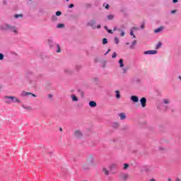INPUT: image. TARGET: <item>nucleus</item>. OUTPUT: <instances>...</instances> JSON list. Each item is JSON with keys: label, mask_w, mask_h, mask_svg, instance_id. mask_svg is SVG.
Segmentation results:
<instances>
[{"label": "nucleus", "mask_w": 181, "mask_h": 181, "mask_svg": "<svg viewBox=\"0 0 181 181\" xmlns=\"http://www.w3.org/2000/svg\"><path fill=\"white\" fill-rule=\"evenodd\" d=\"M25 77L28 79L29 84L33 86V87H36V83L37 81V76L35 75V73L31 71H28L25 74Z\"/></svg>", "instance_id": "nucleus-1"}, {"label": "nucleus", "mask_w": 181, "mask_h": 181, "mask_svg": "<svg viewBox=\"0 0 181 181\" xmlns=\"http://www.w3.org/2000/svg\"><path fill=\"white\" fill-rule=\"evenodd\" d=\"M1 30L13 32L14 35H18V28L15 25H11V24L4 23L0 26Z\"/></svg>", "instance_id": "nucleus-2"}, {"label": "nucleus", "mask_w": 181, "mask_h": 181, "mask_svg": "<svg viewBox=\"0 0 181 181\" xmlns=\"http://www.w3.org/2000/svg\"><path fill=\"white\" fill-rule=\"evenodd\" d=\"M4 99L5 100L6 104L8 105L12 104V103H17V104H21V100H19V98L16 96L5 95Z\"/></svg>", "instance_id": "nucleus-3"}, {"label": "nucleus", "mask_w": 181, "mask_h": 181, "mask_svg": "<svg viewBox=\"0 0 181 181\" xmlns=\"http://www.w3.org/2000/svg\"><path fill=\"white\" fill-rule=\"evenodd\" d=\"M86 163L89 166H95L97 163H95V160H94V156L90 155L86 160Z\"/></svg>", "instance_id": "nucleus-4"}, {"label": "nucleus", "mask_w": 181, "mask_h": 181, "mask_svg": "<svg viewBox=\"0 0 181 181\" xmlns=\"http://www.w3.org/2000/svg\"><path fill=\"white\" fill-rule=\"evenodd\" d=\"M74 136L76 139H81V138H83V132H81V130H75L74 132Z\"/></svg>", "instance_id": "nucleus-5"}, {"label": "nucleus", "mask_w": 181, "mask_h": 181, "mask_svg": "<svg viewBox=\"0 0 181 181\" xmlns=\"http://www.w3.org/2000/svg\"><path fill=\"white\" fill-rule=\"evenodd\" d=\"M28 95H31V97H37L35 94L30 92H26L25 90H23L21 93V97H28Z\"/></svg>", "instance_id": "nucleus-6"}, {"label": "nucleus", "mask_w": 181, "mask_h": 181, "mask_svg": "<svg viewBox=\"0 0 181 181\" xmlns=\"http://www.w3.org/2000/svg\"><path fill=\"white\" fill-rule=\"evenodd\" d=\"M64 73L67 76H71V74H74V71L70 68H65L64 69Z\"/></svg>", "instance_id": "nucleus-7"}, {"label": "nucleus", "mask_w": 181, "mask_h": 181, "mask_svg": "<svg viewBox=\"0 0 181 181\" xmlns=\"http://www.w3.org/2000/svg\"><path fill=\"white\" fill-rule=\"evenodd\" d=\"M140 104L143 108H145V107H146V98H141L140 99Z\"/></svg>", "instance_id": "nucleus-8"}, {"label": "nucleus", "mask_w": 181, "mask_h": 181, "mask_svg": "<svg viewBox=\"0 0 181 181\" xmlns=\"http://www.w3.org/2000/svg\"><path fill=\"white\" fill-rule=\"evenodd\" d=\"M94 25H95V20H90L87 23L88 26H90L91 28H93V29H95L97 27L94 26Z\"/></svg>", "instance_id": "nucleus-9"}, {"label": "nucleus", "mask_w": 181, "mask_h": 181, "mask_svg": "<svg viewBox=\"0 0 181 181\" xmlns=\"http://www.w3.org/2000/svg\"><path fill=\"white\" fill-rule=\"evenodd\" d=\"M156 53H158L156 50H147L144 52V54H156Z\"/></svg>", "instance_id": "nucleus-10"}, {"label": "nucleus", "mask_w": 181, "mask_h": 181, "mask_svg": "<svg viewBox=\"0 0 181 181\" xmlns=\"http://www.w3.org/2000/svg\"><path fill=\"white\" fill-rule=\"evenodd\" d=\"M130 100H132L133 103H138V101H139V98H138L136 95H132L130 97Z\"/></svg>", "instance_id": "nucleus-11"}, {"label": "nucleus", "mask_w": 181, "mask_h": 181, "mask_svg": "<svg viewBox=\"0 0 181 181\" xmlns=\"http://www.w3.org/2000/svg\"><path fill=\"white\" fill-rule=\"evenodd\" d=\"M89 107H90L91 108H95V107H97V103H95V101L94 100L90 101Z\"/></svg>", "instance_id": "nucleus-12"}, {"label": "nucleus", "mask_w": 181, "mask_h": 181, "mask_svg": "<svg viewBox=\"0 0 181 181\" xmlns=\"http://www.w3.org/2000/svg\"><path fill=\"white\" fill-rule=\"evenodd\" d=\"M103 173H104L105 176L110 175V170L108 169H107L106 168H103Z\"/></svg>", "instance_id": "nucleus-13"}, {"label": "nucleus", "mask_w": 181, "mask_h": 181, "mask_svg": "<svg viewBox=\"0 0 181 181\" xmlns=\"http://www.w3.org/2000/svg\"><path fill=\"white\" fill-rule=\"evenodd\" d=\"M119 117L122 121H124V119L127 118V115H125V113H119Z\"/></svg>", "instance_id": "nucleus-14"}, {"label": "nucleus", "mask_w": 181, "mask_h": 181, "mask_svg": "<svg viewBox=\"0 0 181 181\" xmlns=\"http://www.w3.org/2000/svg\"><path fill=\"white\" fill-rule=\"evenodd\" d=\"M115 97L119 100V98H121V92H119V90H115Z\"/></svg>", "instance_id": "nucleus-15"}, {"label": "nucleus", "mask_w": 181, "mask_h": 181, "mask_svg": "<svg viewBox=\"0 0 181 181\" xmlns=\"http://www.w3.org/2000/svg\"><path fill=\"white\" fill-rule=\"evenodd\" d=\"M138 42V41L136 40H134L132 42V45L129 46V49H135V45H136V43Z\"/></svg>", "instance_id": "nucleus-16"}, {"label": "nucleus", "mask_w": 181, "mask_h": 181, "mask_svg": "<svg viewBox=\"0 0 181 181\" xmlns=\"http://www.w3.org/2000/svg\"><path fill=\"white\" fill-rule=\"evenodd\" d=\"M47 42H48V45L49 46V47H53V46H54V43L53 42V40L49 39L47 40Z\"/></svg>", "instance_id": "nucleus-17"}, {"label": "nucleus", "mask_w": 181, "mask_h": 181, "mask_svg": "<svg viewBox=\"0 0 181 181\" xmlns=\"http://www.w3.org/2000/svg\"><path fill=\"white\" fill-rule=\"evenodd\" d=\"M71 98L72 99V101H78V98L74 94L71 95Z\"/></svg>", "instance_id": "nucleus-18"}, {"label": "nucleus", "mask_w": 181, "mask_h": 181, "mask_svg": "<svg viewBox=\"0 0 181 181\" xmlns=\"http://www.w3.org/2000/svg\"><path fill=\"white\" fill-rule=\"evenodd\" d=\"M162 30H163V26H161V27H160V28L156 29V30H154V32H155L156 33H159L162 32Z\"/></svg>", "instance_id": "nucleus-19"}, {"label": "nucleus", "mask_w": 181, "mask_h": 181, "mask_svg": "<svg viewBox=\"0 0 181 181\" xmlns=\"http://www.w3.org/2000/svg\"><path fill=\"white\" fill-rule=\"evenodd\" d=\"M83 170H90V166H88V164H85L83 165Z\"/></svg>", "instance_id": "nucleus-20"}, {"label": "nucleus", "mask_w": 181, "mask_h": 181, "mask_svg": "<svg viewBox=\"0 0 181 181\" xmlns=\"http://www.w3.org/2000/svg\"><path fill=\"white\" fill-rule=\"evenodd\" d=\"M119 67H124V59H120L119 60Z\"/></svg>", "instance_id": "nucleus-21"}, {"label": "nucleus", "mask_w": 181, "mask_h": 181, "mask_svg": "<svg viewBox=\"0 0 181 181\" xmlns=\"http://www.w3.org/2000/svg\"><path fill=\"white\" fill-rule=\"evenodd\" d=\"M128 70H129V66H126V67L123 68V73H124V74L128 73Z\"/></svg>", "instance_id": "nucleus-22"}, {"label": "nucleus", "mask_w": 181, "mask_h": 181, "mask_svg": "<svg viewBox=\"0 0 181 181\" xmlns=\"http://www.w3.org/2000/svg\"><path fill=\"white\" fill-rule=\"evenodd\" d=\"M64 24H63V23H59V24H57V28H58V29H62V28H64Z\"/></svg>", "instance_id": "nucleus-23"}, {"label": "nucleus", "mask_w": 181, "mask_h": 181, "mask_svg": "<svg viewBox=\"0 0 181 181\" xmlns=\"http://www.w3.org/2000/svg\"><path fill=\"white\" fill-rule=\"evenodd\" d=\"M114 18H115V16L112 14H110V15L107 16L108 21H112V19H114Z\"/></svg>", "instance_id": "nucleus-24"}, {"label": "nucleus", "mask_w": 181, "mask_h": 181, "mask_svg": "<svg viewBox=\"0 0 181 181\" xmlns=\"http://www.w3.org/2000/svg\"><path fill=\"white\" fill-rule=\"evenodd\" d=\"M14 18L16 19H18L19 18H23V15H22V14H16V15H14Z\"/></svg>", "instance_id": "nucleus-25"}, {"label": "nucleus", "mask_w": 181, "mask_h": 181, "mask_svg": "<svg viewBox=\"0 0 181 181\" xmlns=\"http://www.w3.org/2000/svg\"><path fill=\"white\" fill-rule=\"evenodd\" d=\"M56 46L57 47V53H60V52H62V49H60V45L59 44H56Z\"/></svg>", "instance_id": "nucleus-26"}, {"label": "nucleus", "mask_w": 181, "mask_h": 181, "mask_svg": "<svg viewBox=\"0 0 181 181\" xmlns=\"http://www.w3.org/2000/svg\"><path fill=\"white\" fill-rule=\"evenodd\" d=\"M114 40L116 45H118L119 43V40L117 37H115Z\"/></svg>", "instance_id": "nucleus-27"}, {"label": "nucleus", "mask_w": 181, "mask_h": 181, "mask_svg": "<svg viewBox=\"0 0 181 181\" xmlns=\"http://www.w3.org/2000/svg\"><path fill=\"white\" fill-rule=\"evenodd\" d=\"M164 104H170V101L168 99H163V100Z\"/></svg>", "instance_id": "nucleus-28"}, {"label": "nucleus", "mask_w": 181, "mask_h": 181, "mask_svg": "<svg viewBox=\"0 0 181 181\" xmlns=\"http://www.w3.org/2000/svg\"><path fill=\"white\" fill-rule=\"evenodd\" d=\"M23 108H24V110H28L29 111H30V110H32V108L30 107H26L25 106V105H22Z\"/></svg>", "instance_id": "nucleus-29"}, {"label": "nucleus", "mask_w": 181, "mask_h": 181, "mask_svg": "<svg viewBox=\"0 0 181 181\" xmlns=\"http://www.w3.org/2000/svg\"><path fill=\"white\" fill-rule=\"evenodd\" d=\"M107 43H108V40H107V38H103V45H107Z\"/></svg>", "instance_id": "nucleus-30"}, {"label": "nucleus", "mask_w": 181, "mask_h": 181, "mask_svg": "<svg viewBox=\"0 0 181 181\" xmlns=\"http://www.w3.org/2000/svg\"><path fill=\"white\" fill-rule=\"evenodd\" d=\"M122 179L123 180H127V179H128V174H125L122 176Z\"/></svg>", "instance_id": "nucleus-31"}, {"label": "nucleus", "mask_w": 181, "mask_h": 181, "mask_svg": "<svg viewBox=\"0 0 181 181\" xmlns=\"http://www.w3.org/2000/svg\"><path fill=\"white\" fill-rule=\"evenodd\" d=\"M93 80L95 83H98V81H100V79L98 78V77H94L93 78Z\"/></svg>", "instance_id": "nucleus-32"}, {"label": "nucleus", "mask_w": 181, "mask_h": 181, "mask_svg": "<svg viewBox=\"0 0 181 181\" xmlns=\"http://www.w3.org/2000/svg\"><path fill=\"white\" fill-rule=\"evenodd\" d=\"M162 47V42H158V45L156 47V49H158L159 47Z\"/></svg>", "instance_id": "nucleus-33"}, {"label": "nucleus", "mask_w": 181, "mask_h": 181, "mask_svg": "<svg viewBox=\"0 0 181 181\" xmlns=\"http://www.w3.org/2000/svg\"><path fill=\"white\" fill-rule=\"evenodd\" d=\"M52 19L53 22H56L57 21V17L56 16H52Z\"/></svg>", "instance_id": "nucleus-34"}, {"label": "nucleus", "mask_w": 181, "mask_h": 181, "mask_svg": "<svg viewBox=\"0 0 181 181\" xmlns=\"http://www.w3.org/2000/svg\"><path fill=\"white\" fill-rule=\"evenodd\" d=\"M75 69H76V71H78V70H80V69H81V65H76Z\"/></svg>", "instance_id": "nucleus-35"}, {"label": "nucleus", "mask_w": 181, "mask_h": 181, "mask_svg": "<svg viewBox=\"0 0 181 181\" xmlns=\"http://www.w3.org/2000/svg\"><path fill=\"white\" fill-rule=\"evenodd\" d=\"M128 168H129V164L128 163H124V169H128Z\"/></svg>", "instance_id": "nucleus-36"}, {"label": "nucleus", "mask_w": 181, "mask_h": 181, "mask_svg": "<svg viewBox=\"0 0 181 181\" xmlns=\"http://www.w3.org/2000/svg\"><path fill=\"white\" fill-rule=\"evenodd\" d=\"M118 127H119V124L117 122L113 124V128H118Z\"/></svg>", "instance_id": "nucleus-37"}, {"label": "nucleus", "mask_w": 181, "mask_h": 181, "mask_svg": "<svg viewBox=\"0 0 181 181\" xmlns=\"http://www.w3.org/2000/svg\"><path fill=\"white\" fill-rule=\"evenodd\" d=\"M62 16V11H57L56 16Z\"/></svg>", "instance_id": "nucleus-38"}, {"label": "nucleus", "mask_w": 181, "mask_h": 181, "mask_svg": "<svg viewBox=\"0 0 181 181\" xmlns=\"http://www.w3.org/2000/svg\"><path fill=\"white\" fill-rule=\"evenodd\" d=\"M115 57H117V52H113V54L112 55V58L115 59Z\"/></svg>", "instance_id": "nucleus-39"}, {"label": "nucleus", "mask_w": 181, "mask_h": 181, "mask_svg": "<svg viewBox=\"0 0 181 181\" xmlns=\"http://www.w3.org/2000/svg\"><path fill=\"white\" fill-rule=\"evenodd\" d=\"M4 54L0 53V60H4Z\"/></svg>", "instance_id": "nucleus-40"}, {"label": "nucleus", "mask_w": 181, "mask_h": 181, "mask_svg": "<svg viewBox=\"0 0 181 181\" xmlns=\"http://www.w3.org/2000/svg\"><path fill=\"white\" fill-rule=\"evenodd\" d=\"M120 36H122V37H124V36H125V32L122 31L120 33Z\"/></svg>", "instance_id": "nucleus-41"}, {"label": "nucleus", "mask_w": 181, "mask_h": 181, "mask_svg": "<svg viewBox=\"0 0 181 181\" xmlns=\"http://www.w3.org/2000/svg\"><path fill=\"white\" fill-rule=\"evenodd\" d=\"M113 30H114V31L118 30L119 32H121V29L117 28V27H114Z\"/></svg>", "instance_id": "nucleus-42"}, {"label": "nucleus", "mask_w": 181, "mask_h": 181, "mask_svg": "<svg viewBox=\"0 0 181 181\" xmlns=\"http://www.w3.org/2000/svg\"><path fill=\"white\" fill-rule=\"evenodd\" d=\"M113 168H117V165L112 164V165H110V169H113Z\"/></svg>", "instance_id": "nucleus-43"}, {"label": "nucleus", "mask_w": 181, "mask_h": 181, "mask_svg": "<svg viewBox=\"0 0 181 181\" xmlns=\"http://www.w3.org/2000/svg\"><path fill=\"white\" fill-rule=\"evenodd\" d=\"M176 12H177V10H173V11H170V13H173V14L176 13Z\"/></svg>", "instance_id": "nucleus-44"}, {"label": "nucleus", "mask_w": 181, "mask_h": 181, "mask_svg": "<svg viewBox=\"0 0 181 181\" xmlns=\"http://www.w3.org/2000/svg\"><path fill=\"white\" fill-rule=\"evenodd\" d=\"M69 8H74V4H71L69 6Z\"/></svg>", "instance_id": "nucleus-45"}, {"label": "nucleus", "mask_w": 181, "mask_h": 181, "mask_svg": "<svg viewBox=\"0 0 181 181\" xmlns=\"http://www.w3.org/2000/svg\"><path fill=\"white\" fill-rule=\"evenodd\" d=\"M110 52H111V49H109L107 50V52H106V53H105V56H107V54H108V53H110Z\"/></svg>", "instance_id": "nucleus-46"}, {"label": "nucleus", "mask_w": 181, "mask_h": 181, "mask_svg": "<svg viewBox=\"0 0 181 181\" xmlns=\"http://www.w3.org/2000/svg\"><path fill=\"white\" fill-rule=\"evenodd\" d=\"M179 0H173V4H177Z\"/></svg>", "instance_id": "nucleus-47"}, {"label": "nucleus", "mask_w": 181, "mask_h": 181, "mask_svg": "<svg viewBox=\"0 0 181 181\" xmlns=\"http://www.w3.org/2000/svg\"><path fill=\"white\" fill-rule=\"evenodd\" d=\"M130 36H134V31L132 30H130Z\"/></svg>", "instance_id": "nucleus-48"}, {"label": "nucleus", "mask_w": 181, "mask_h": 181, "mask_svg": "<svg viewBox=\"0 0 181 181\" xmlns=\"http://www.w3.org/2000/svg\"><path fill=\"white\" fill-rule=\"evenodd\" d=\"M105 9H110V4H106Z\"/></svg>", "instance_id": "nucleus-49"}, {"label": "nucleus", "mask_w": 181, "mask_h": 181, "mask_svg": "<svg viewBox=\"0 0 181 181\" xmlns=\"http://www.w3.org/2000/svg\"><path fill=\"white\" fill-rule=\"evenodd\" d=\"M48 98H53V95L52 94H49L48 95Z\"/></svg>", "instance_id": "nucleus-50"}, {"label": "nucleus", "mask_w": 181, "mask_h": 181, "mask_svg": "<svg viewBox=\"0 0 181 181\" xmlns=\"http://www.w3.org/2000/svg\"><path fill=\"white\" fill-rule=\"evenodd\" d=\"M107 32H108L109 33H110L111 35H112V33H112V30H110V29L107 30Z\"/></svg>", "instance_id": "nucleus-51"}, {"label": "nucleus", "mask_w": 181, "mask_h": 181, "mask_svg": "<svg viewBox=\"0 0 181 181\" xmlns=\"http://www.w3.org/2000/svg\"><path fill=\"white\" fill-rule=\"evenodd\" d=\"M141 29H145V25L142 24V25H141Z\"/></svg>", "instance_id": "nucleus-52"}, {"label": "nucleus", "mask_w": 181, "mask_h": 181, "mask_svg": "<svg viewBox=\"0 0 181 181\" xmlns=\"http://www.w3.org/2000/svg\"><path fill=\"white\" fill-rule=\"evenodd\" d=\"M104 29H105V30H107V32L108 31V27L107 26V25H105V27H104Z\"/></svg>", "instance_id": "nucleus-53"}, {"label": "nucleus", "mask_w": 181, "mask_h": 181, "mask_svg": "<svg viewBox=\"0 0 181 181\" xmlns=\"http://www.w3.org/2000/svg\"><path fill=\"white\" fill-rule=\"evenodd\" d=\"M96 28H97V29H101V25H100V24L98 25Z\"/></svg>", "instance_id": "nucleus-54"}, {"label": "nucleus", "mask_w": 181, "mask_h": 181, "mask_svg": "<svg viewBox=\"0 0 181 181\" xmlns=\"http://www.w3.org/2000/svg\"><path fill=\"white\" fill-rule=\"evenodd\" d=\"M160 151H165V148L163 147H159Z\"/></svg>", "instance_id": "nucleus-55"}, {"label": "nucleus", "mask_w": 181, "mask_h": 181, "mask_svg": "<svg viewBox=\"0 0 181 181\" xmlns=\"http://www.w3.org/2000/svg\"><path fill=\"white\" fill-rule=\"evenodd\" d=\"M136 83H141V79H138V78H137V79L136 80Z\"/></svg>", "instance_id": "nucleus-56"}, {"label": "nucleus", "mask_w": 181, "mask_h": 181, "mask_svg": "<svg viewBox=\"0 0 181 181\" xmlns=\"http://www.w3.org/2000/svg\"><path fill=\"white\" fill-rule=\"evenodd\" d=\"M132 29L134 30H138V27H133Z\"/></svg>", "instance_id": "nucleus-57"}, {"label": "nucleus", "mask_w": 181, "mask_h": 181, "mask_svg": "<svg viewBox=\"0 0 181 181\" xmlns=\"http://www.w3.org/2000/svg\"><path fill=\"white\" fill-rule=\"evenodd\" d=\"M4 88V86L0 85V91H1V90Z\"/></svg>", "instance_id": "nucleus-58"}, {"label": "nucleus", "mask_w": 181, "mask_h": 181, "mask_svg": "<svg viewBox=\"0 0 181 181\" xmlns=\"http://www.w3.org/2000/svg\"><path fill=\"white\" fill-rule=\"evenodd\" d=\"M7 2L6 0L3 1V4L6 5Z\"/></svg>", "instance_id": "nucleus-59"}, {"label": "nucleus", "mask_w": 181, "mask_h": 181, "mask_svg": "<svg viewBox=\"0 0 181 181\" xmlns=\"http://www.w3.org/2000/svg\"><path fill=\"white\" fill-rule=\"evenodd\" d=\"M175 181H181V180H180V178L177 177L175 179Z\"/></svg>", "instance_id": "nucleus-60"}, {"label": "nucleus", "mask_w": 181, "mask_h": 181, "mask_svg": "<svg viewBox=\"0 0 181 181\" xmlns=\"http://www.w3.org/2000/svg\"><path fill=\"white\" fill-rule=\"evenodd\" d=\"M133 39H136V36L135 35H133Z\"/></svg>", "instance_id": "nucleus-61"}, {"label": "nucleus", "mask_w": 181, "mask_h": 181, "mask_svg": "<svg viewBox=\"0 0 181 181\" xmlns=\"http://www.w3.org/2000/svg\"><path fill=\"white\" fill-rule=\"evenodd\" d=\"M150 181H156V180H155V179H151Z\"/></svg>", "instance_id": "nucleus-62"}, {"label": "nucleus", "mask_w": 181, "mask_h": 181, "mask_svg": "<svg viewBox=\"0 0 181 181\" xmlns=\"http://www.w3.org/2000/svg\"><path fill=\"white\" fill-rule=\"evenodd\" d=\"M168 181H172V178H168Z\"/></svg>", "instance_id": "nucleus-63"}, {"label": "nucleus", "mask_w": 181, "mask_h": 181, "mask_svg": "<svg viewBox=\"0 0 181 181\" xmlns=\"http://www.w3.org/2000/svg\"><path fill=\"white\" fill-rule=\"evenodd\" d=\"M178 78H179L180 80H181V76H178Z\"/></svg>", "instance_id": "nucleus-64"}]
</instances>
